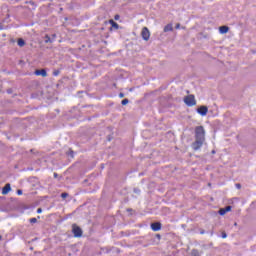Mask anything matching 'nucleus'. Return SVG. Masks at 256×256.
Returning a JSON list of instances; mask_svg holds the SVG:
<instances>
[{"mask_svg": "<svg viewBox=\"0 0 256 256\" xmlns=\"http://www.w3.org/2000/svg\"><path fill=\"white\" fill-rule=\"evenodd\" d=\"M54 177H55V179H57V173H54Z\"/></svg>", "mask_w": 256, "mask_h": 256, "instance_id": "30", "label": "nucleus"}, {"mask_svg": "<svg viewBox=\"0 0 256 256\" xmlns=\"http://www.w3.org/2000/svg\"><path fill=\"white\" fill-rule=\"evenodd\" d=\"M45 43H53V40L51 39V37H49V35L45 36Z\"/></svg>", "mask_w": 256, "mask_h": 256, "instance_id": "13", "label": "nucleus"}, {"mask_svg": "<svg viewBox=\"0 0 256 256\" xmlns=\"http://www.w3.org/2000/svg\"><path fill=\"white\" fill-rule=\"evenodd\" d=\"M197 113H199V115H201L202 117H205V115L209 113V108L207 106H200L197 109Z\"/></svg>", "mask_w": 256, "mask_h": 256, "instance_id": "5", "label": "nucleus"}, {"mask_svg": "<svg viewBox=\"0 0 256 256\" xmlns=\"http://www.w3.org/2000/svg\"><path fill=\"white\" fill-rule=\"evenodd\" d=\"M212 153L215 154V150H213Z\"/></svg>", "mask_w": 256, "mask_h": 256, "instance_id": "32", "label": "nucleus"}, {"mask_svg": "<svg viewBox=\"0 0 256 256\" xmlns=\"http://www.w3.org/2000/svg\"><path fill=\"white\" fill-rule=\"evenodd\" d=\"M61 197H62V199H67V197H69V193L64 192L61 194Z\"/></svg>", "mask_w": 256, "mask_h": 256, "instance_id": "16", "label": "nucleus"}, {"mask_svg": "<svg viewBox=\"0 0 256 256\" xmlns=\"http://www.w3.org/2000/svg\"><path fill=\"white\" fill-rule=\"evenodd\" d=\"M35 75H38L41 77H47V71L45 69L36 70Z\"/></svg>", "mask_w": 256, "mask_h": 256, "instance_id": "8", "label": "nucleus"}, {"mask_svg": "<svg viewBox=\"0 0 256 256\" xmlns=\"http://www.w3.org/2000/svg\"><path fill=\"white\" fill-rule=\"evenodd\" d=\"M191 256H200L199 255V250H192V252H191Z\"/></svg>", "mask_w": 256, "mask_h": 256, "instance_id": "14", "label": "nucleus"}, {"mask_svg": "<svg viewBox=\"0 0 256 256\" xmlns=\"http://www.w3.org/2000/svg\"><path fill=\"white\" fill-rule=\"evenodd\" d=\"M119 97H120V99H123V97H125V94L124 93H120Z\"/></svg>", "mask_w": 256, "mask_h": 256, "instance_id": "25", "label": "nucleus"}, {"mask_svg": "<svg viewBox=\"0 0 256 256\" xmlns=\"http://www.w3.org/2000/svg\"><path fill=\"white\" fill-rule=\"evenodd\" d=\"M37 213H43V209L38 208V209H37Z\"/></svg>", "mask_w": 256, "mask_h": 256, "instance_id": "27", "label": "nucleus"}, {"mask_svg": "<svg viewBox=\"0 0 256 256\" xmlns=\"http://www.w3.org/2000/svg\"><path fill=\"white\" fill-rule=\"evenodd\" d=\"M152 231H161V222H154L151 224Z\"/></svg>", "mask_w": 256, "mask_h": 256, "instance_id": "6", "label": "nucleus"}, {"mask_svg": "<svg viewBox=\"0 0 256 256\" xmlns=\"http://www.w3.org/2000/svg\"><path fill=\"white\" fill-rule=\"evenodd\" d=\"M72 233L76 238L83 237V230L77 224H72Z\"/></svg>", "mask_w": 256, "mask_h": 256, "instance_id": "3", "label": "nucleus"}, {"mask_svg": "<svg viewBox=\"0 0 256 256\" xmlns=\"http://www.w3.org/2000/svg\"><path fill=\"white\" fill-rule=\"evenodd\" d=\"M219 31L222 35H225V33H229V28L227 26H220Z\"/></svg>", "mask_w": 256, "mask_h": 256, "instance_id": "10", "label": "nucleus"}, {"mask_svg": "<svg viewBox=\"0 0 256 256\" xmlns=\"http://www.w3.org/2000/svg\"><path fill=\"white\" fill-rule=\"evenodd\" d=\"M224 209H225L226 213H229V211H231V206H226Z\"/></svg>", "mask_w": 256, "mask_h": 256, "instance_id": "19", "label": "nucleus"}, {"mask_svg": "<svg viewBox=\"0 0 256 256\" xmlns=\"http://www.w3.org/2000/svg\"><path fill=\"white\" fill-rule=\"evenodd\" d=\"M205 143V128L203 126H197L195 128V141L192 143V149L199 151Z\"/></svg>", "mask_w": 256, "mask_h": 256, "instance_id": "1", "label": "nucleus"}, {"mask_svg": "<svg viewBox=\"0 0 256 256\" xmlns=\"http://www.w3.org/2000/svg\"><path fill=\"white\" fill-rule=\"evenodd\" d=\"M184 103L188 107H195V105H197V100H195V95L191 94V95L186 96L184 98Z\"/></svg>", "mask_w": 256, "mask_h": 256, "instance_id": "2", "label": "nucleus"}, {"mask_svg": "<svg viewBox=\"0 0 256 256\" xmlns=\"http://www.w3.org/2000/svg\"><path fill=\"white\" fill-rule=\"evenodd\" d=\"M181 28V24L177 23L175 26V29H180Z\"/></svg>", "mask_w": 256, "mask_h": 256, "instance_id": "24", "label": "nucleus"}, {"mask_svg": "<svg viewBox=\"0 0 256 256\" xmlns=\"http://www.w3.org/2000/svg\"><path fill=\"white\" fill-rule=\"evenodd\" d=\"M53 75H54V77H57V75H59V70L54 71Z\"/></svg>", "mask_w": 256, "mask_h": 256, "instance_id": "22", "label": "nucleus"}, {"mask_svg": "<svg viewBox=\"0 0 256 256\" xmlns=\"http://www.w3.org/2000/svg\"><path fill=\"white\" fill-rule=\"evenodd\" d=\"M222 239H227V233L225 231L222 232Z\"/></svg>", "mask_w": 256, "mask_h": 256, "instance_id": "20", "label": "nucleus"}, {"mask_svg": "<svg viewBox=\"0 0 256 256\" xmlns=\"http://www.w3.org/2000/svg\"><path fill=\"white\" fill-rule=\"evenodd\" d=\"M2 237L0 236V241H1Z\"/></svg>", "mask_w": 256, "mask_h": 256, "instance_id": "33", "label": "nucleus"}, {"mask_svg": "<svg viewBox=\"0 0 256 256\" xmlns=\"http://www.w3.org/2000/svg\"><path fill=\"white\" fill-rule=\"evenodd\" d=\"M30 223H37V218H31Z\"/></svg>", "mask_w": 256, "mask_h": 256, "instance_id": "21", "label": "nucleus"}, {"mask_svg": "<svg viewBox=\"0 0 256 256\" xmlns=\"http://www.w3.org/2000/svg\"><path fill=\"white\" fill-rule=\"evenodd\" d=\"M121 104L122 105H128L129 104V99L126 98V99L122 100Z\"/></svg>", "mask_w": 256, "mask_h": 256, "instance_id": "17", "label": "nucleus"}, {"mask_svg": "<svg viewBox=\"0 0 256 256\" xmlns=\"http://www.w3.org/2000/svg\"><path fill=\"white\" fill-rule=\"evenodd\" d=\"M115 21H119V15L114 16Z\"/></svg>", "mask_w": 256, "mask_h": 256, "instance_id": "26", "label": "nucleus"}, {"mask_svg": "<svg viewBox=\"0 0 256 256\" xmlns=\"http://www.w3.org/2000/svg\"><path fill=\"white\" fill-rule=\"evenodd\" d=\"M11 191V184L7 183L3 188H2V195H8V193Z\"/></svg>", "mask_w": 256, "mask_h": 256, "instance_id": "7", "label": "nucleus"}, {"mask_svg": "<svg viewBox=\"0 0 256 256\" xmlns=\"http://www.w3.org/2000/svg\"><path fill=\"white\" fill-rule=\"evenodd\" d=\"M141 36L144 41H149V38L151 37V32L149 31V28L143 27L141 31Z\"/></svg>", "mask_w": 256, "mask_h": 256, "instance_id": "4", "label": "nucleus"}, {"mask_svg": "<svg viewBox=\"0 0 256 256\" xmlns=\"http://www.w3.org/2000/svg\"><path fill=\"white\" fill-rule=\"evenodd\" d=\"M70 155H71V157H73V150L70 151Z\"/></svg>", "mask_w": 256, "mask_h": 256, "instance_id": "29", "label": "nucleus"}, {"mask_svg": "<svg viewBox=\"0 0 256 256\" xmlns=\"http://www.w3.org/2000/svg\"><path fill=\"white\" fill-rule=\"evenodd\" d=\"M169 31H173V24H167L164 27V33H169Z\"/></svg>", "mask_w": 256, "mask_h": 256, "instance_id": "11", "label": "nucleus"}, {"mask_svg": "<svg viewBox=\"0 0 256 256\" xmlns=\"http://www.w3.org/2000/svg\"><path fill=\"white\" fill-rule=\"evenodd\" d=\"M18 46L19 47H25V40H23V38L18 39Z\"/></svg>", "mask_w": 256, "mask_h": 256, "instance_id": "12", "label": "nucleus"}, {"mask_svg": "<svg viewBox=\"0 0 256 256\" xmlns=\"http://www.w3.org/2000/svg\"><path fill=\"white\" fill-rule=\"evenodd\" d=\"M234 226L237 227V222L234 223Z\"/></svg>", "mask_w": 256, "mask_h": 256, "instance_id": "31", "label": "nucleus"}, {"mask_svg": "<svg viewBox=\"0 0 256 256\" xmlns=\"http://www.w3.org/2000/svg\"><path fill=\"white\" fill-rule=\"evenodd\" d=\"M219 215H225L227 212L225 210V208H221L219 211H218Z\"/></svg>", "mask_w": 256, "mask_h": 256, "instance_id": "15", "label": "nucleus"}, {"mask_svg": "<svg viewBox=\"0 0 256 256\" xmlns=\"http://www.w3.org/2000/svg\"><path fill=\"white\" fill-rule=\"evenodd\" d=\"M237 189L241 187V184H236Z\"/></svg>", "mask_w": 256, "mask_h": 256, "instance_id": "28", "label": "nucleus"}, {"mask_svg": "<svg viewBox=\"0 0 256 256\" xmlns=\"http://www.w3.org/2000/svg\"><path fill=\"white\" fill-rule=\"evenodd\" d=\"M17 195H23V190H17Z\"/></svg>", "mask_w": 256, "mask_h": 256, "instance_id": "23", "label": "nucleus"}, {"mask_svg": "<svg viewBox=\"0 0 256 256\" xmlns=\"http://www.w3.org/2000/svg\"><path fill=\"white\" fill-rule=\"evenodd\" d=\"M134 193H136V195H139L141 193V190L139 188H134Z\"/></svg>", "mask_w": 256, "mask_h": 256, "instance_id": "18", "label": "nucleus"}, {"mask_svg": "<svg viewBox=\"0 0 256 256\" xmlns=\"http://www.w3.org/2000/svg\"><path fill=\"white\" fill-rule=\"evenodd\" d=\"M109 23L111 25L110 31H113V29H119V24L113 19L109 20Z\"/></svg>", "mask_w": 256, "mask_h": 256, "instance_id": "9", "label": "nucleus"}, {"mask_svg": "<svg viewBox=\"0 0 256 256\" xmlns=\"http://www.w3.org/2000/svg\"><path fill=\"white\" fill-rule=\"evenodd\" d=\"M53 37H55V34L53 35Z\"/></svg>", "mask_w": 256, "mask_h": 256, "instance_id": "34", "label": "nucleus"}]
</instances>
